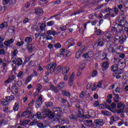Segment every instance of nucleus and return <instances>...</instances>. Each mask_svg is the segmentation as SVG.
<instances>
[{"label": "nucleus", "instance_id": "30", "mask_svg": "<svg viewBox=\"0 0 128 128\" xmlns=\"http://www.w3.org/2000/svg\"><path fill=\"white\" fill-rule=\"evenodd\" d=\"M82 116H84V112H82V109L80 108L78 110V116H77L80 118H82Z\"/></svg>", "mask_w": 128, "mask_h": 128}, {"label": "nucleus", "instance_id": "29", "mask_svg": "<svg viewBox=\"0 0 128 128\" xmlns=\"http://www.w3.org/2000/svg\"><path fill=\"white\" fill-rule=\"evenodd\" d=\"M124 74V70L122 68L120 69V71H118L117 72H114L113 73V76H116V74Z\"/></svg>", "mask_w": 128, "mask_h": 128}, {"label": "nucleus", "instance_id": "5", "mask_svg": "<svg viewBox=\"0 0 128 128\" xmlns=\"http://www.w3.org/2000/svg\"><path fill=\"white\" fill-rule=\"evenodd\" d=\"M106 46L109 52L111 54H116V49L112 46V44H110V41L106 42Z\"/></svg>", "mask_w": 128, "mask_h": 128}, {"label": "nucleus", "instance_id": "28", "mask_svg": "<svg viewBox=\"0 0 128 128\" xmlns=\"http://www.w3.org/2000/svg\"><path fill=\"white\" fill-rule=\"evenodd\" d=\"M32 42V38L31 36L26 37L25 38V42L26 44H30Z\"/></svg>", "mask_w": 128, "mask_h": 128}, {"label": "nucleus", "instance_id": "38", "mask_svg": "<svg viewBox=\"0 0 128 128\" xmlns=\"http://www.w3.org/2000/svg\"><path fill=\"white\" fill-rule=\"evenodd\" d=\"M14 80V75H12V76H10L8 78V79L6 82L8 84H10V82H12V80Z\"/></svg>", "mask_w": 128, "mask_h": 128}, {"label": "nucleus", "instance_id": "55", "mask_svg": "<svg viewBox=\"0 0 128 128\" xmlns=\"http://www.w3.org/2000/svg\"><path fill=\"white\" fill-rule=\"evenodd\" d=\"M80 12H82V10H78L76 11L75 12H74L73 14H72V16H76V14H80Z\"/></svg>", "mask_w": 128, "mask_h": 128}, {"label": "nucleus", "instance_id": "32", "mask_svg": "<svg viewBox=\"0 0 128 128\" xmlns=\"http://www.w3.org/2000/svg\"><path fill=\"white\" fill-rule=\"evenodd\" d=\"M92 53H86L83 54V56H84V58H92V54H90Z\"/></svg>", "mask_w": 128, "mask_h": 128}, {"label": "nucleus", "instance_id": "27", "mask_svg": "<svg viewBox=\"0 0 128 128\" xmlns=\"http://www.w3.org/2000/svg\"><path fill=\"white\" fill-rule=\"evenodd\" d=\"M62 94L64 96H70V92L66 90L62 91Z\"/></svg>", "mask_w": 128, "mask_h": 128}, {"label": "nucleus", "instance_id": "40", "mask_svg": "<svg viewBox=\"0 0 128 128\" xmlns=\"http://www.w3.org/2000/svg\"><path fill=\"white\" fill-rule=\"evenodd\" d=\"M34 76L32 75L30 76H28V78L26 79V80L25 82L26 84H28V82H30V80H32V78H33Z\"/></svg>", "mask_w": 128, "mask_h": 128}, {"label": "nucleus", "instance_id": "58", "mask_svg": "<svg viewBox=\"0 0 128 128\" xmlns=\"http://www.w3.org/2000/svg\"><path fill=\"white\" fill-rule=\"evenodd\" d=\"M38 88H37V92H40V90H42V85H40V84H38Z\"/></svg>", "mask_w": 128, "mask_h": 128}, {"label": "nucleus", "instance_id": "44", "mask_svg": "<svg viewBox=\"0 0 128 128\" xmlns=\"http://www.w3.org/2000/svg\"><path fill=\"white\" fill-rule=\"evenodd\" d=\"M82 51H78L76 54V58H80V56H82Z\"/></svg>", "mask_w": 128, "mask_h": 128}, {"label": "nucleus", "instance_id": "42", "mask_svg": "<svg viewBox=\"0 0 128 128\" xmlns=\"http://www.w3.org/2000/svg\"><path fill=\"white\" fill-rule=\"evenodd\" d=\"M45 104L47 108H50V106H52L54 104H52V102H49L45 103Z\"/></svg>", "mask_w": 128, "mask_h": 128}, {"label": "nucleus", "instance_id": "7", "mask_svg": "<svg viewBox=\"0 0 128 128\" xmlns=\"http://www.w3.org/2000/svg\"><path fill=\"white\" fill-rule=\"evenodd\" d=\"M118 22L119 24H124L123 28H126V26H128V23L124 20V18L120 16L118 19Z\"/></svg>", "mask_w": 128, "mask_h": 128}, {"label": "nucleus", "instance_id": "20", "mask_svg": "<svg viewBox=\"0 0 128 128\" xmlns=\"http://www.w3.org/2000/svg\"><path fill=\"white\" fill-rule=\"evenodd\" d=\"M64 86H66V83L64 82H60L58 84L59 90H62Z\"/></svg>", "mask_w": 128, "mask_h": 128}, {"label": "nucleus", "instance_id": "63", "mask_svg": "<svg viewBox=\"0 0 128 128\" xmlns=\"http://www.w3.org/2000/svg\"><path fill=\"white\" fill-rule=\"evenodd\" d=\"M124 124V121L122 120L120 122H119L118 124V126H122V124Z\"/></svg>", "mask_w": 128, "mask_h": 128}, {"label": "nucleus", "instance_id": "9", "mask_svg": "<svg viewBox=\"0 0 128 128\" xmlns=\"http://www.w3.org/2000/svg\"><path fill=\"white\" fill-rule=\"evenodd\" d=\"M32 114V108L30 107L28 108L26 111L24 112L22 114L21 116L22 118H24V116H26L28 114H29L30 116V114Z\"/></svg>", "mask_w": 128, "mask_h": 128}, {"label": "nucleus", "instance_id": "22", "mask_svg": "<svg viewBox=\"0 0 128 128\" xmlns=\"http://www.w3.org/2000/svg\"><path fill=\"white\" fill-rule=\"evenodd\" d=\"M84 124L85 126H92V120H87L85 122H84Z\"/></svg>", "mask_w": 128, "mask_h": 128}, {"label": "nucleus", "instance_id": "60", "mask_svg": "<svg viewBox=\"0 0 128 128\" xmlns=\"http://www.w3.org/2000/svg\"><path fill=\"white\" fill-rule=\"evenodd\" d=\"M2 54H6V50L4 48L0 49V55Z\"/></svg>", "mask_w": 128, "mask_h": 128}, {"label": "nucleus", "instance_id": "48", "mask_svg": "<svg viewBox=\"0 0 128 128\" xmlns=\"http://www.w3.org/2000/svg\"><path fill=\"white\" fill-rule=\"evenodd\" d=\"M54 20L50 21L47 22V26H54Z\"/></svg>", "mask_w": 128, "mask_h": 128}, {"label": "nucleus", "instance_id": "64", "mask_svg": "<svg viewBox=\"0 0 128 128\" xmlns=\"http://www.w3.org/2000/svg\"><path fill=\"white\" fill-rule=\"evenodd\" d=\"M58 87H54V88L52 90V91L56 94L58 92Z\"/></svg>", "mask_w": 128, "mask_h": 128}, {"label": "nucleus", "instance_id": "24", "mask_svg": "<svg viewBox=\"0 0 128 128\" xmlns=\"http://www.w3.org/2000/svg\"><path fill=\"white\" fill-rule=\"evenodd\" d=\"M46 34H48V36H50L52 34V36H56V30H49L46 32Z\"/></svg>", "mask_w": 128, "mask_h": 128}, {"label": "nucleus", "instance_id": "13", "mask_svg": "<svg viewBox=\"0 0 128 128\" xmlns=\"http://www.w3.org/2000/svg\"><path fill=\"white\" fill-rule=\"evenodd\" d=\"M110 124L112 126V124H114V122H116L118 120V116H112L110 118Z\"/></svg>", "mask_w": 128, "mask_h": 128}, {"label": "nucleus", "instance_id": "59", "mask_svg": "<svg viewBox=\"0 0 128 128\" xmlns=\"http://www.w3.org/2000/svg\"><path fill=\"white\" fill-rule=\"evenodd\" d=\"M34 102H35L34 100H32V102H30L29 103V104H28V106L29 107L34 106Z\"/></svg>", "mask_w": 128, "mask_h": 128}, {"label": "nucleus", "instance_id": "45", "mask_svg": "<svg viewBox=\"0 0 128 128\" xmlns=\"http://www.w3.org/2000/svg\"><path fill=\"white\" fill-rule=\"evenodd\" d=\"M37 126L40 128H46V126L44 125V124H42L41 122L38 123Z\"/></svg>", "mask_w": 128, "mask_h": 128}, {"label": "nucleus", "instance_id": "51", "mask_svg": "<svg viewBox=\"0 0 128 128\" xmlns=\"http://www.w3.org/2000/svg\"><path fill=\"white\" fill-rule=\"evenodd\" d=\"M56 120H58V122L59 120H62L60 118H62V114L60 112H58L56 114Z\"/></svg>", "mask_w": 128, "mask_h": 128}, {"label": "nucleus", "instance_id": "31", "mask_svg": "<svg viewBox=\"0 0 128 128\" xmlns=\"http://www.w3.org/2000/svg\"><path fill=\"white\" fill-rule=\"evenodd\" d=\"M36 116L38 118V120H40L42 118V114L40 112H37V113L34 116L33 118H34Z\"/></svg>", "mask_w": 128, "mask_h": 128}, {"label": "nucleus", "instance_id": "61", "mask_svg": "<svg viewBox=\"0 0 128 128\" xmlns=\"http://www.w3.org/2000/svg\"><path fill=\"white\" fill-rule=\"evenodd\" d=\"M24 42L22 41H21L20 42H17L16 45L18 46H22L24 45Z\"/></svg>", "mask_w": 128, "mask_h": 128}, {"label": "nucleus", "instance_id": "4", "mask_svg": "<svg viewBox=\"0 0 128 128\" xmlns=\"http://www.w3.org/2000/svg\"><path fill=\"white\" fill-rule=\"evenodd\" d=\"M48 108L46 107H44L42 109V110L43 112V114H46L47 116H48L50 118L52 119L54 118V114L52 113L50 110L48 109H46Z\"/></svg>", "mask_w": 128, "mask_h": 128}, {"label": "nucleus", "instance_id": "34", "mask_svg": "<svg viewBox=\"0 0 128 128\" xmlns=\"http://www.w3.org/2000/svg\"><path fill=\"white\" fill-rule=\"evenodd\" d=\"M110 108H111V111L112 112V110H116V103L114 102H112L111 104H110Z\"/></svg>", "mask_w": 128, "mask_h": 128}, {"label": "nucleus", "instance_id": "6", "mask_svg": "<svg viewBox=\"0 0 128 128\" xmlns=\"http://www.w3.org/2000/svg\"><path fill=\"white\" fill-rule=\"evenodd\" d=\"M117 108H118L120 110H118L117 114H120V112H125L124 109L126 108V105L124 104H122V102H119L117 104Z\"/></svg>", "mask_w": 128, "mask_h": 128}, {"label": "nucleus", "instance_id": "23", "mask_svg": "<svg viewBox=\"0 0 128 128\" xmlns=\"http://www.w3.org/2000/svg\"><path fill=\"white\" fill-rule=\"evenodd\" d=\"M110 66V63L108 62H105L102 63V66L103 68H104L105 70H106V68H108V66Z\"/></svg>", "mask_w": 128, "mask_h": 128}, {"label": "nucleus", "instance_id": "36", "mask_svg": "<svg viewBox=\"0 0 128 128\" xmlns=\"http://www.w3.org/2000/svg\"><path fill=\"white\" fill-rule=\"evenodd\" d=\"M18 102H16L14 104V106L13 108V110H15V112H18Z\"/></svg>", "mask_w": 128, "mask_h": 128}, {"label": "nucleus", "instance_id": "41", "mask_svg": "<svg viewBox=\"0 0 128 128\" xmlns=\"http://www.w3.org/2000/svg\"><path fill=\"white\" fill-rule=\"evenodd\" d=\"M43 12L44 11L42 8H38L35 10V12L36 14H42Z\"/></svg>", "mask_w": 128, "mask_h": 128}, {"label": "nucleus", "instance_id": "10", "mask_svg": "<svg viewBox=\"0 0 128 128\" xmlns=\"http://www.w3.org/2000/svg\"><path fill=\"white\" fill-rule=\"evenodd\" d=\"M66 44H68V48H70V46H74V44H76V43L74 42V39L70 38V39L68 40L66 42Z\"/></svg>", "mask_w": 128, "mask_h": 128}, {"label": "nucleus", "instance_id": "21", "mask_svg": "<svg viewBox=\"0 0 128 128\" xmlns=\"http://www.w3.org/2000/svg\"><path fill=\"white\" fill-rule=\"evenodd\" d=\"M58 122H61L62 124H70V120L66 119V120H59Z\"/></svg>", "mask_w": 128, "mask_h": 128}, {"label": "nucleus", "instance_id": "35", "mask_svg": "<svg viewBox=\"0 0 128 128\" xmlns=\"http://www.w3.org/2000/svg\"><path fill=\"white\" fill-rule=\"evenodd\" d=\"M30 122V120H24L20 123V126H26V124H28Z\"/></svg>", "mask_w": 128, "mask_h": 128}, {"label": "nucleus", "instance_id": "46", "mask_svg": "<svg viewBox=\"0 0 128 128\" xmlns=\"http://www.w3.org/2000/svg\"><path fill=\"white\" fill-rule=\"evenodd\" d=\"M102 58H102V60H108V54H106V52H103V53L102 54Z\"/></svg>", "mask_w": 128, "mask_h": 128}, {"label": "nucleus", "instance_id": "57", "mask_svg": "<svg viewBox=\"0 0 128 128\" xmlns=\"http://www.w3.org/2000/svg\"><path fill=\"white\" fill-rule=\"evenodd\" d=\"M10 0H2V4L4 6H6L8 2H10Z\"/></svg>", "mask_w": 128, "mask_h": 128}, {"label": "nucleus", "instance_id": "39", "mask_svg": "<svg viewBox=\"0 0 128 128\" xmlns=\"http://www.w3.org/2000/svg\"><path fill=\"white\" fill-rule=\"evenodd\" d=\"M8 26V22H4L1 24H0V28H4L6 26Z\"/></svg>", "mask_w": 128, "mask_h": 128}, {"label": "nucleus", "instance_id": "3", "mask_svg": "<svg viewBox=\"0 0 128 128\" xmlns=\"http://www.w3.org/2000/svg\"><path fill=\"white\" fill-rule=\"evenodd\" d=\"M114 40L115 44H122L124 42L126 39L124 38V36L120 37L118 35V34L116 33L114 37Z\"/></svg>", "mask_w": 128, "mask_h": 128}, {"label": "nucleus", "instance_id": "2", "mask_svg": "<svg viewBox=\"0 0 128 128\" xmlns=\"http://www.w3.org/2000/svg\"><path fill=\"white\" fill-rule=\"evenodd\" d=\"M56 68V63H50L48 64L46 68L48 72H50V74H52V72H54L56 74H60L62 70L64 69V67L62 66H57L56 69L55 70Z\"/></svg>", "mask_w": 128, "mask_h": 128}, {"label": "nucleus", "instance_id": "15", "mask_svg": "<svg viewBox=\"0 0 128 128\" xmlns=\"http://www.w3.org/2000/svg\"><path fill=\"white\" fill-rule=\"evenodd\" d=\"M112 72H120V70H118V64L113 65L111 67Z\"/></svg>", "mask_w": 128, "mask_h": 128}, {"label": "nucleus", "instance_id": "26", "mask_svg": "<svg viewBox=\"0 0 128 128\" xmlns=\"http://www.w3.org/2000/svg\"><path fill=\"white\" fill-rule=\"evenodd\" d=\"M1 104L2 106H6L8 104V99H3L1 101Z\"/></svg>", "mask_w": 128, "mask_h": 128}, {"label": "nucleus", "instance_id": "49", "mask_svg": "<svg viewBox=\"0 0 128 128\" xmlns=\"http://www.w3.org/2000/svg\"><path fill=\"white\" fill-rule=\"evenodd\" d=\"M61 54L60 56H68V54H66V50L65 49H61L60 50Z\"/></svg>", "mask_w": 128, "mask_h": 128}, {"label": "nucleus", "instance_id": "47", "mask_svg": "<svg viewBox=\"0 0 128 128\" xmlns=\"http://www.w3.org/2000/svg\"><path fill=\"white\" fill-rule=\"evenodd\" d=\"M6 99L8 100H14V96H6Z\"/></svg>", "mask_w": 128, "mask_h": 128}, {"label": "nucleus", "instance_id": "1", "mask_svg": "<svg viewBox=\"0 0 128 128\" xmlns=\"http://www.w3.org/2000/svg\"><path fill=\"white\" fill-rule=\"evenodd\" d=\"M112 38V35L110 33V32H107L105 35L103 36L102 38H100L98 39L96 44H97V46H104V42H110V40Z\"/></svg>", "mask_w": 128, "mask_h": 128}, {"label": "nucleus", "instance_id": "50", "mask_svg": "<svg viewBox=\"0 0 128 128\" xmlns=\"http://www.w3.org/2000/svg\"><path fill=\"white\" fill-rule=\"evenodd\" d=\"M122 92V88H116V92H117V94H120Z\"/></svg>", "mask_w": 128, "mask_h": 128}, {"label": "nucleus", "instance_id": "18", "mask_svg": "<svg viewBox=\"0 0 128 128\" xmlns=\"http://www.w3.org/2000/svg\"><path fill=\"white\" fill-rule=\"evenodd\" d=\"M69 118L70 120H75V122H76L78 120V116L72 114L69 116Z\"/></svg>", "mask_w": 128, "mask_h": 128}, {"label": "nucleus", "instance_id": "54", "mask_svg": "<svg viewBox=\"0 0 128 128\" xmlns=\"http://www.w3.org/2000/svg\"><path fill=\"white\" fill-rule=\"evenodd\" d=\"M40 28L41 30H46V24H42L40 26Z\"/></svg>", "mask_w": 128, "mask_h": 128}, {"label": "nucleus", "instance_id": "62", "mask_svg": "<svg viewBox=\"0 0 128 128\" xmlns=\"http://www.w3.org/2000/svg\"><path fill=\"white\" fill-rule=\"evenodd\" d=\"M80 98H84L86 96V92H82L80 94Z\"/></svg>", "mask_w": 128, "mask_h": 128}, {"label": "nucleus", "instance_id": "52", "mask_svg": "<svg viewBox=\"0 0 128 128\" xmlns=\"http://www.w3.org/2000/svg\"><path fill=\"white\" fill-rule=\"evenodd\" d=\"M54 46L56 48H60L62 45L60 42H57L56 44H54Z\"/></svg>", "mask_w": 128, "mask_h": 128}, {"label": "nucleus", "instance_id": "8", "mask_svg": "<svg viewBox=\"0 0 128 128\" xmlns=\"http://www.w3.org/2000/svg\"><path fill=\"white\" fill-rule=\"evenodd\" d=\"M42 95L40 96L38 98L36 102V106L37 108H40L42 106Z\"/></svg>", "mask_w": 128, "mask_h": 128}, {"label": "nucleus", "instance_id": "25", "mask_svg": "<svg viewBox=\"0 0 128 128\" xmlns=\"http://www.w3.org/2000/svg\"><path fill=\"white\" fill-rule=\"evenodd\" d=\"M114 96H115V97L114 98V102H120L119 99L120 98L118 94H114Z\"/></svg>", "mask_w": 128, "mask_h": 128}, {"label": "nucleus", "instance_id": "16", "mask_svg": "<svg viewBox=\"0 0 128 128\" xmlns=\"http://www.w3.org/2000/svg\"><path fill=\"white\" fill-rule=\"evenodd\" d=\"M14 40L12 38H11L7 41H6L4 43V44L6 46H10V44H14Z\"/></svg>", "mask_w": 128, "mask_h": 128}, {"label": "nucleus", "instance_id": "33", "mask_svg": "<svg viewBox=\"0 0 128 128\" xmlns=\"http://www.w3.org/2000/svg\"><path fill=\"white\" fill-rule=\"evenodd\" d=\"M118 8H119V10H121L122 12H124V14H126V10H124L122 8V4L118 5Z\"/></svg>", "mask_w": 128, "mask_h": 128}, {"label": "nucleus", "instance_id": "53", "mask_svg": "<svg viewBox=\"0 0 128 128\" xmlns=\"http://www.w3.org/2000/svg\"><path fill=\"white\" fill-rule=\"evenodd\" d=\"M95 34L96 36H100V34H102V30H97L96 31H95Z\"/></svg>", "mask_w": 128, "mask_h": 128}, {"label": "nucleus", "instance_id": "11", "mask_svg": "<svg viewBox=\"0 0 128 128\" xmlns=\"http://www.w3.org/2000/svg\"><path fill=\"white\" fill-rule=\"evenodd\" d=\"M94 124L98 126H102L104 124V120L102 119L96 120H94Z\"/></svg>", "mask_w": 128, "mask_h": 128}, {"label": "nucleus", "instance_id": "17", "mask_svg": "<svg viewBox=\"0 0 128 128\" xmlns=\"http://www.w3.org/2000/svg\"><path fill=\"white\" fill-rule=\"evenodd\" d=\"M74 74H72V76L70 77V80H69V86H72V84H74Z\"/></svg>", "mask_w": 128, "mask_h": 128}, {"label": "nucleus", "instance_id": "12", "mask_svg": "<svg viewBox=\"0 0 128 128\" xmlns=\"http://www.w3.org/2000/svg\"><path fill=\"white\" fill-rule=\"evenodd\" d=\"M116 32H119L120 34L124 33V26H122V24H118V26L116 29Z\"/></svg>", "mask_w": 128, "mask_h": 128}, {"label": "nucleus", "instance_id": "56", "mask_svg": "<svg viewBox=\"0 0 128 128\" xmlns=\"http://www.w3.org/2000/svg\"><path fill=\"white\" fill-rule=\"evenodd\" d=\"M22 58L18 59V62H17L18 66H22Z\"/></svg>", "mask_w": 128, "mask_h": 128}, {"label": "nucleus", "instance_id": "37", "mask_svg": "<svg viewBox=\"0 0 128 128\" xmlns=\"http://www.w3.org/2000/svg\"><path fill=\"white\" fill-rule=\"evenodd\" d=\"M118 64L122 68L126 66V63L121 62V60H119L118 62Z\"/></svg>", "mask_w": 128, "mask_h": 128}, {"label": "nucleus", "instance_id": "14", "mask_svg": "<svg viewBox=\"0 0 128 128\" xmlns=\"http://www.w3.org/2000/svg\"><path fill=\"white\" fill-rule=\"evenodd\" d=\"M64 70L65 71H64L62 72V74H64V80H68V76H66V74L68 73L70 68H64Z\"/></svg>", "mask_w": 128, "mask_h": 128}, {"label": "nucleus", "instance_id": "19", "mask_svg": "<svg viewBox=\"0 0 128 128\" xmlns=\"http://www.w3.org/2000/svg\"><path fill=\"white\" fill-rule=\"evenodd\" d=\"M102 114H103V116H112V113L106 110H102Z\"/></svg>", "mask_w": 128, "mask_h": 128}, {"label": "nucleus", "instance_id": "43", "mask_svg": "<svg viewBox=\"0 0 128 128\" xmlns=\"http://www.w3.org/2000/svg\"><path fill=\"white\" fill-rule=\"evenodd\" d=\"M32 44H28L27 46V50L30 52H32Z\"/></svg>", "mask_w": 128, "mask_h": 128}]
</instances>
